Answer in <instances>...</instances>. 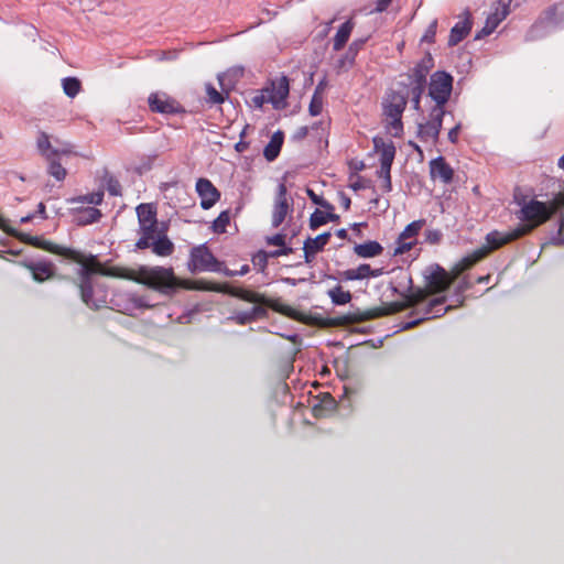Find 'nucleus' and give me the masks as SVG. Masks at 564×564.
<instances>
[{"label": "nucleus", "mask_w": 564, "mask_h": 564, "mask_svg": "<svg viewBox=\"0 0 564 564\" xmlns=\"http://www.w3.org/2000/svg\"><path fill=\"white\" fill-rule=\"evenodd\" d=\"M431 271L425 274V288L416 289L405 295L403 302H391L383 306L372 307L365 311L341 315L334 318L321 319L317 324L324 327L346 326L349 324L361 323L394 314L409 307L419 306L429 295L438 294L446 291L453 283V278L438 264L431 267Z\"/></svg>", "instance_id": "f257e3e1"}, {"label": "nucleus", "mask_w": 564, "mask_h": 564, "mask_svg": "<svg viewBox=\"0 0 564 564\" xmlns=\"http://www.w3.org/2000/svg\"><path fill=\"white\" fill-rule=\"evenodd\" d=\"M199 289L228 294L245 302L256 304L251 310H249L250 315L252 316V321L258 318H265L268 316L267 308H271L272 311L286 317L303 321L301 314H299L297 311L292 306L282 303L280 299L268 297L263 293H259L245 288L232 286L228 283L209 282Z\"/></svg>", "instance_id": "f03ea898"}, {"label": "nucleus", "mask_w": 564, "mask_h": 564, "mask_svg": "<svg viewBox=\"0 0 564 564\" xmlns=\"http://www.w3.org/2000/svg\"><path fill=\"white\" fill-rule=\"evenodd\" d=\"M120 273L121 278L133 280L163 294L173 293L178 289L193 288L189 281L177 278L172 268L161 265H141L137 270L120 269Z\"/></svg>", "instance_id": "7ed1b4c3"}, {"label": "nucleus", "mask_w": 564, "mask_h": 564, "mask_svg": "<svg viewBox=\"0 0 564 564\" xmlns=\"http://www.w3.org/2000/svg\"><path fill=\"white\" fill-rule=\"evenodd\" d=\"M80 261H75L82 265L79 271L80 282L78 284L82 301L90 308L97 310L99 305L93 300L94 288L90 276L93 274H100L106 276H120V269L113 267L110 269L105 268L96 256L88 254L79 251Z\"/></svg>", "instance_id": "20e7f679"}, {"label": "nucleus", "mask_w": 564, "mask_h": 564, "mask_svg": "<svg viewBox=\"0 0 564 564\" xmlns=\"http://www.w3.org/2000/svg\"><path fill=\"white\" fill-rule=\"evenodd\" d=\"M408 95L390 90L382 100V115L386 129L393 137H400L403 132L402 115L406 108Z\"/></svg>", "instance_id": "39448f33"}, {"label": "nucleus", "mask_w": 564, "mask_h": 564, "mask_svg": "<svg viewBox=\"0 0 564 564\" xmlns=\"http://www.w3.org/2000/svg\"><path fill=\"white\" fill-rule=\"evenodd\" d=\"M520 205L521 208L517 213V217L522 224L517 227L522 232V236L530 234L536 227L551 219V213L547 212V205L544 202L534 198L530 200L523 199Z\"/></svg>", "instance_id": "423d86ee"}, {"label": "nucleus", "mask_w": 564, "mask_h": 564, "mask_svg": "<svg viewBox=\"0 0 564 564\" xmlns=\"http://www.w3.org/2000/svg\"><path fill=\"white\" fill-rule=\"evenodd\" d=\"M104 200V191H97L86 195L72 198V204H90L94 206L76 207L72 209L73 221L78 226H86L98 221L102 214L95 206L100 205Z\"/></svg>", "instance_id": "0eeeda50"}, {"label": "nucleus", "mask_w": 564, "mask_h": 564, "mask_svg": "<svg viewBox=\"0 0 564 564\" xmlns=\"http://www.w3.org/2000/svg\"><path fill=\"white\" fill-rule=\"evenodd\" d=\"M453 89V77L444 72L437 70L431 76L429 96L435 101L434 107L444 109Z\"/></svg>", "instance_id": "6e6552de"}, {"label": "nucleus", "mask_w": 564, "mask_h": 564, "mask_svg": "<svg viewBox=\"0 0 564 564\" xmlns=\"http://www.w3.org/2000/svg\"><path fill=\"white\" fill-rule=\"evenodd\" d=\"M187 267L192 273L221 271V262L214 257L205 245L192 249Z\"/></svg>", "instance_id": "1a4fd4ad"}, {"label": "nucleus", "mask_w": 564, "mask_h": 564, "mask_svg": "<svg viewBox=\"0 0 564 564\" xmlns=\"http://www.w3.org/2000/svg\"><path fill=\"white\" fill-rule=\"evenodd\" d=\"M148 104L152 112L176 115L185 111L176 99L162 91L150 94Z\"/></svg>", "instance_id": "9d476101"}, {"label": "nucleus", "mask_w": 564, "mask_h": 564, "mask_svg": "<svg viewBox=\"0 0 564 564\" xmlns=\"http://www.w3.org/2000/svg\"><path fill=\"white\" fill-rule=\"evenodd\" d=\"M434 67V58L431 53H426L408 73L409 84H402L404 87H426V77Z\"/></svg>", "instance_id": "9b49d317"}, {"label": "nucleus", "mask_w": 564, "mask_h": 564, "mask_svg": "<svg viewBox=\"0 0 564 564\" xmlns=\"http://www.w3.org/2000/svg\"><path fill=\"white\" fill-rule=\"evenodd\" d=\"M445 109L433 107L429 115V120L419 124V138L423 141L435 142L438 138Z\"/></svg>", "instance_id": "f8f14e48"}, {"label": "nucleus", "mask_w": 564, "mask_h": 564, "mask_svg": "<svg viewBox=\"0 0 564 564\" xmlns=\"http://www.w3.org/2000/svg\"><path fill=\"white\" fill-rule=\"evenodd\" d=\"M29 245L32 247L42 249L44 251H47L50 253L61 256L65 259L72 260V261H80L82 260L78 250L56 245V243L45 240L39 236H32Z\"/></svg>", "instance_id": "ddd939ff"}, {"label": "nucleus", "mask_w": 564, "mask_h": 564, "mask_svg": "<svg viewBox=\"0 0 564 564\" xmlns=\"http://www.w3.org/2000/svg\"><path fill=\"white\" fill-rule=\"evenodd\" d=\"M523 237L522 232L516 227L514 229L508 231V232H500L498 230H494L486 236V245L480 247L479 249L481 251L486 252V257L492 252L494 250H497L501 248L502 246L514 241L519 238Z\"/></svg>", "instance_id": "4468645a"}, {"label": "nucleus", "mask_w": 564, "mask_h": 564, "mask_svg": "<svg viewBox=\"0 0 564 564\" xmlns=\"http://www.w3.org/2000/svg\"><path fill=\"white\" fill-rule=\"evenodd\" d=\"M286 194V186L284 183H281L278 186V192L272 210L271 223L274 228H278L284 221L286 215L290 212H292V204L289 202Z\"/></svg>", "instance_id": "2eb2a0df"}, {"label": "nucleus", "mask_w": 564, "mask_h": 564, "mask_svg": "<svg viewBox=\"0 0 564 564\" xmlns=\"http://www.w3.org/2000/svg\"><path fill=\"white\" fill-rule=\"evenodd\" d=\"M446 302V297H437L431 300L429 303L421 305L416 308V313L422 314V317H420L416 321L410 322L406 324L405 328H411L416 326L421 321L430 319V318H436L446 313L448 310L447 307H444V304Z\"/></svg>", "instance_id": "dca6fc26"}, {"label": "nucleus", "mask_w": 564, "mask_h": 564, "mask_svg": "<svg viewBox=\"0 0 564 564\" xmlns=\"http://www.w3.org/2000/svg\"><path fill=\"white\" fill-rule=\"evenodd\" d=\"M195 188L203 209L212 208L220 199V192L208 178H198Z\"/></svg>", "instance_id": "f3484780"}, {"label": "nucleus", "mask_w": 564, "mask_h": 564, "mask_svg": "<svg viewBox=\"0 0 564 564\" xmlns=\"http://www.w3.org/2000/svg\"><path fill=\"white\" fill-rule=\"evenodd\" d=\"M265 93L269 96L270 104L275 108H280L284 104L290 93V84L286 76H281L270 83V86L265 87Z\"/></svg>", "instance_id": "a211bd4d"}, {"label": "nucleus", "mask_w": 564, "mask_h": 564, "mask_svg": "<svg viewBox=\"0 0 564 564\" xmlns=\"http://www.w3.org/2000/svg\"><path fill=\"white\" fill-rule=\"evenodd\" d=\"M19 264L28 269L33 280L39 283L51 280L55 275V265L51 261H21Z\"/></svg>", "instance_id": "6ab92c4d"}, {"label": "nucleus", "mask_w": 564, "mask_h": 564, "mask_svg": "<svg viewBox=\"0 0 564 564\" xmlns=\"http://www.w3.org/2000/svg\"><path fill=\"white\" fill-rule=\"evenodd\" d=\"M36 147L39 152L45 159H51V156H58L59 154L68 155L72 153V145L69 143H65L62 149H55L52 147L50 141V135L41 131L36 139Z\"/></svg>", "instance_id": "aec40b11"}, {"label": "nucleus", "mask_w": 564, "mask_h": 564, "mask_svg": "<svg viewBox=\"0 0 564 564\" xmlns=\"http://www.w3.org/2000/svg\"><path fill=\"white\" fill-rule=\"evenodd\" d=\"M330 232H323L315 238H307L303 246L304 260L306 263H311L315 256L321 252L324 247L328 243Z\"/></svg>", "instance_id": "412c9836"}, {"label": "nucleus", "mask_w": 564, "mask_h": 564, "mask_svg": "<svg viewBox=\"0 0 564 564\" xmlns=\"http://www.w3.org/2000/svg\"><path fill=\"white\" fill-rule=\"evenodd\" d=\"M430 174L433 180L448 184L453 181L454 171L443 156H438L430 162Z\"/></svg>", "instance_id": "4be33fe9"}, {"label": "nucleus", "mask_w": 564, "mask_h": 564, "mask_svg": "<svg viewBox=\"0 0 564 564\" xmlns=\"http://www.w3.org/2000/svg\"><path fill=\"white\" fill-rule=\"evenodd\" d=\"M373 147L376 152L379 153L380 165H392L397 152L393 142H386L382 138H373Z\"/></svg>", "instance_id": "5701e85b"}, {"label": "nucleus", "mask_w": 564, "mask_h": 564, "mask_svg": "<svg viewBox=\"0 0 564 564\" xmlns=\"http://www.w3.org/2000/svg\"><path fill=\"white\" fill-rule=\"evenodd\" d=\"M382 274V269H371L367 263L360 264L356 269H348L341 273L346 281L362 280L367 278H377Z\"/></svg>", "instance_id": "b1692460"}, {"label": "nucleus", "mask_w": 564, "mask_h": 564, "mask_svg": "<svg viewBox=\"0 0 564 564\" xmlns=\"http://www.w3.org/2000/svg\"><path fill=\"white\" fill-rule=\"evenodd\" d=\"M471 30L470 14L467 12L463 21L457 22L451 30L448 45L454 46L462 42Z\"/></svg>", "instance_id": "393cba45"}, {"label": "nucleus", "mask_w": 564, "mask_h": 564, "mask_svg": "<svg viewBox=\"0 0 564 564\" xmlns=\"http://www.w3.org/2000/svg\"><path fill=\"white\" fill-rule=\"evenodd\" d=\"M283 141L284 133L282 131H276L273 133L269 143L263 150V155L269 162L274 161L279 156Z\"/></svg>", "instance_id": "a878e982"}, {"label": "nucleus", "mask_w": 564, "mask_h": 564, "mask_svg": "<svg viewBox=\"0 0 564 564\" xmlns=\"http://www.w3.org/2000/svg\"><path fill=\"white\" fill-rule=\"evenodd\" d=\"M139 228L158 225L156 209L151 204H140L137 207Z\"/></svg>", "instance_id": "bb28decb"}, {"label": "nucleus", "mask_w": 564, "mask_h": 564, "mask_svg": "<svg viewBox=\"0 0 564 564\" xmlns=\"http://www.w3.org/2000/svg\"><path fill=\"white\" fill-rule=\"evenodd\" d=\"M354 26H355V23L352 22L351 19L347 20L345 23H343L340 25V28L338 29V31L335 34L334 40H333L334 51L338 52L341 48H344V46L346 45V43L349 40V36L352 32Z\"/></svg>", "instance_id": "cd10ccee"}, {"label": "nucleus", "mask_w": 564, "mask_h": 564, "mask_svg": "<svg viewBox=\"0 0 564 564\" xmlns=\"http://www.w3.org/2000/svg\"><path fill=\"white\" fill-rule=\"evenodd\" d=\"M150 248L152 249V252L159 257H169L174 251V245L166 235L158 236L151 241Z\"/></svg>", "instance_id": "c85d7f7f"}, {"label": "nucleus", "mask_w": 564, "mask_h": 564, "mask_svg": "<svg viewBox=\"0 0 564 564\" xmlns=\"http://www.w3.org/2000/svg\"><path fill=\"white\" fill-rule=\"evenodd\" d=\"M354 251L360 258H373L382 253L383 247L378 241L369 240L356 245Z\"/></svg>", "instance_id": "c756f323"}, {"label": "nucleus", "mask_w": 564, "mask_h": 564, "mask_svg": "<svg viewBox=\"0 0 564 564\" xmlns=\"http://www.w3.org/2000/svg\"><path fill=\"white\" fill-rule=\"evenodd\" d=\"M139 235L140 237L135 242V247L141 250L150 248L151 241L160 236V232L158 231V225L140 227Z\"/></svg>", "instance_id": "7c9ffc66"}, {"label": "nucleus", "mask_w": 564, "mask_h": 564, "mask_svg": "<svg viewBox=\"0 0 564 564\" xmlns=\"http://www.w3.org/2000/svg\"><path fill=\"white\" fill-rule=\"evenodd\" d=\"M328 296L335 305H345L351 301V293L349 291H345L340 285H336L335 288L328 290Z\"/></svg>", "instance_id": "2f4dec72"}, {"label": "nucleus", "mask_w": 564, "mask_h": 564, "mask_svg": "<svg viewBox=\"0 0 564 564\" xmlns=\"http://www.w3.org/2000/svg\"><path fill=\"white\" fill-rule=\"evenodd\" d=\"M62 86H63L64 94L69 98L76 97L82 89V83L76 77L64 78L62 80Z\"/></svg>", "instance_id": "473e14b6"}, {"label": "nucleus", "mask_w": 564, "mask_h": 564, "mask_svg": "<svg viewBox=\"0 0 564 564\" xmlns=\"http://www.w3.org/2000/svg\"><path fill=\"white\" fill-rule=\"evenodd\" d=\"M0 229H2L8 235L19 239L21 242L29 245L32 235L18 231L17 229L9 226L8 220L0 214Z\"/></svg>", "instance_id": "72a5a7b5"}, {"label": "nucleus", "mask_w": 564, "mask_h": 564, "mask_svg": "<svg viewBox=\"0 0 564 564\" xmlns=\"http://www.w3.org/2000/svg\"><path fill=\"white\" fill-rule=\"evenodd\" d=\"M426 220L425 219H417L409 225L405 226V228L402 230L400 236H402L403 239H416V236L422 230V228L425 226Z\"/></svg>", "instance_id": "f704fd0d"}, {"label": "nucleus", "mask_w": 564, "mask_h": 564, "mask_svg": "<svg viewBox=\"0 0 564 564\" xmlns=\"http://www.w3.org/2000/svg\"><path fill=\"white\" fill-rule=\"evenodd\" d=\"M57 158L58 156H51V159H46L48 162V174L57 181H63L66 177L67 172L58 162Z\"/></svg>", "instance_id": "c9c22d12"}, {"label": "nucleus", "mask_w": 564, "mask_h": 564, "mask_svg": "<svg viewBox=\"0 0 564 564\" xmlns=\"http://www.w3.org/2000/svg\"><path fill=\"white\" fill-rule=\"evenodd\" d=\"M486 258V252L481 251L479 248L474 250L470 254L463 258L458 264V268L462 270L469 269L475 265L477 262Z\"/></svg>", "instance_id": "e433bc0d"}, {"label": "nucleus", "mask_w": 564, "mask_h": 564, "mask_svg": "<svg viewBox=\"0 0 564 564\" xmlns=\"http://www.w3.org/2000/svg\"><path fill=\"white\" fill-rule=\"evenodd\" d=\"M502 22L498 17H496L494 13H490L487 19L484 28L481 31L476 35V39H480L482 36H487L491 34L498 25Z\"/></svg>", "instance_id": "4c0bfd02"}, {"label": "nucleus", "mask_w": 564, "mask_h": 564, "mask_svg": "<svg viewBox=\"0 0 564 564\" xmlns=\"http://www.w3.org/2000/svg\"><path fill=\"white\" fill-rule=\"evenodd\" d=\"M229 223H230V213H229V210H224L213 221V226H212L213 230L216 234H224V232H226Z\"/></svg>", "instance_id": "58836bf2"}, {"label": "nucleus", "mask_w": 564, "mask_h": 564, "mask_svg": "<svg viewBox=\"0 0 564 564\" xmlns=\"http://www.w3.org/2000/svg\"><path fill=\"white\" fill-rule=\"evenodd\" d=\"M417 243V240H411V239H403L402 236L399 235L397 241H395V248L393 250L394 256L404 254L409 252L415 245Z\"/></svg>", "instance_id": "ea45409f"}, {"label": "nucleus", "mask_w": 564, "mask_h": 564, "mask_svg": "<svg viewBox=\"0 0 564 564\" xmlns=\"http://www.w3.org/2000/svg\"><path fill=\"white\" fill-rule=\"evenodd\" d=\"M511 3L512 0H498L494 4V11L491 13H494L496 17L503 21L510 13Z\"/></svg>", "instance_id": "a19ab883"}, {"label": "nucleus", "mask_w": 564, "mask_h": 564, "mask_svg": "<svg viewBox=\"0 0 564 564\" xmlns=\"http://www.w3.org/2000/svg\"><path fill=\"white\" fill-rule=\"evenodd\" d=\"M391 166L392 165H380V169L377 172L378 177L383 180L381 187L386 193H389L392 189Z\"/></svg>", "instance_id": "79ce46f5"}, {"label": "nucleus", "mask_w": 564, "mask_h": 564, "mask_svg": "<svg viewBox=\"0 0 564 564\" xmlns=\"http://www.w3.org/2000/svg\"><path fill=\"white\" fill-rule=\"evenodd\" d=\"M323 105H324V98L321 97L319 90L314 91V94L311 98L310 106H308L310 115L313 117L321 115L322 110H323Z\"/></svg>", "instance_id": "37998d69"}, {"label": "nucleus", "mask_w": 564, "mask_h": 564, "mask_svg": "<svg viewBox=\"0 0 564 564\" xmlns=\"http://www.w3.org/2000/svg\"><path fill=\"white\" fill-rule=\"evenodd\" d=\"M424 90L425 88L409 87V91L405 94L408 95V98H411L412 107L416 111L421 110V97Z\"/></svg>", "instance_id": "c03bdc74"}, {"label": "nucleus", "mask_w": 564, "mask_h": 564, "mask_svg": "<svg viewBox=\"0 0 564 564\" xmlns=\"http://www.w3.org/2000/svg\"><path fill=\"white\" fill-rule=\"evenodd\" d=\"M547 205V212L551 213V217L564 207V191L557 193L550 202L545 203Z\"/></svg>", "instance_id": "a18cd8bd"}, {"label": "nucleus", "mask_w": 564, "mask_h": 564, "mask_svg": "<svg viewBox=\"0 0 564 564\" xmlns=\"http://www.w3.org/2000/svg\"><path fill=\"white\" fill-rule=\"evenodd\" d=\"M327 224L326 213L316 209L310 217V228L316 230L321 226Z\"/></svg>", "instance_id": "49530a36"}, {"label": "nucleus", "mask_w": 564, "mask_h": 564, "mask_svg": "<svg viewBox=\"0 0 564 564\" xmlns=\"http://www.w3.org/2000/svg\"><path fill=\"white\" fill-rule=\"evenodd\" d=\"M306 194L314 204H316L327 210L334 209V206L330 203L325 200L322 196L317 195L313 189L307 188Z\"/></svg>", "instance_id": "de8ad7c7"}, {"label": "nucleus", "mask_w": 564, "mask_h": 564, "mask_svg": "<svg viewBox=\"0 0 564 564\" xmlns=\"http://www.w3.org/2000/svg\"><path fill=\"white\" fill-rule=\"evenodd\" d=\"M206 93L208 97V101L210 104H221L224 102V96L219 93L213 85L208 84L206 86Z\"/></svg>", "instance_id": "09e8293b"}, {"label": "nucleus", "mask_w": 564, "mask_h": 564, "mask_svg": "<svg viewBox=\"0 0 564 564\" xmlns=\"http://www.w3.org/2000/svg\"><path fill=\"white\" fill-rule=\"evenodd\" d=\"M443 234L440 229H427L425 231V241L430 245H437L441 242Z\"/></svg>", "instance_id": "8fccbe9b"}, {"label": "nucleus", "mask_w": 564, "mask_h": 564, "mask_svg": "<svg viewBox=\"0 0 564 564\" xmlns=\"http://www.w3.org/2000/svg\"><path fill=\"white\" fill-rule=\"evenodd\" d=\"M551 243L557 247L564 246V214L561 215L557 236L552 238Z\"/></svg>", "instance_id": "3c124183"}, {"label": "nucleus", "mask_w": 564, "mask_h": 564, "mask_svg": "<svg viewBox=\"0 0 564 564\" xmlns=\"http://www.w3.org/2000/svg\"><path fill=\"white\" fill-rule=\"evenodd\" d=\"M437 21L434 20L426 29L424 35L422 36V42L433 43L436 35Z\"/></svg>", "instance_id": "603ef678"}, {"label": "nucleus", "mask_w": 564, "mask_h": 564, "mask_svg": "<svg viewBox=\"0 0 564 564\" xmlns=\"http://www.w3.org/2000/svg\"><path fill=\"white\" fill-rule=\"evenodd\" d=\"M231 319L239 325H246L253 322L249 311L238 312L231 317Z\"/></svg>", "instance_id": "864d4df0"}, {"label": "nucleus", "mask_w": 564, "mask_h": 564, "mask_svg": "<svg viewBox=\"0 0 564 564\" xmlns=\"http://www.w3.org/2000/svg\"><path fill=\"white\" fill-rule=\"evenodd\" d=\"M252 104L257 108H261L264 104H270L269 96L265 93V89H262L259 94L252 97Z\"/></svg>", "instance_id": "5fc2aeb1"}, {"label": "nucleus", "mask_w": 564, "mask_h": 564, "mask_svg": "<svg viewBox=\"0 0 564 564\" xmlns=\"http://www.w3.org/2000/svg\"><path fill=\"white\" fill-rule=\"evenodd\" d=\"M267 242H268V245H271V246L284 247L285 246V235L276 234L272 237H268Z\"/></svg>", "instance_id": "6e6d98bb"}, {"label": "nucleus", "mask_w": 564, "mask_h": 564, "mask_svg": "<svg viewBox=\"0 0 564 564\" xmlns=\"http://www.w3.org/2000/svg\"><path fill=\"white\" fill-rule=\"evenodd\" d=\"M268 257H270V256H269V253H265V252H263V251H260V252H258V253L254 256V258H253V262H254V264H257V265H260V267H261V268H260V270H264V268H265V265H267V263H268Z\"/></svg>", "instance_id": "4d7b16f0"}, {"label": "nucleus", "mask_w": 564, "mask_h": 564, "mask_svg": "<svg viewBox=\"0 0 564 564\" xmlns=\"http://www.w3.org/2000/svg\"><path fill=\"white\" fill-rule=\"evenodd\" d=\"M293 252V249L291 247H281L280 249L278 250H274V251H271L269 253V256L271 258H279V257H284V256H289Z\"/></svg>", "instance_id": "13d9d810"}, {"label": "nucleus", "mask_w": 564, "mask_h": 564, "mask_svg": "<svg viewBox=\"0 0 564 564\" xmlns=\"http://www.w3.org/2000/svg\"><path fill=\"white\" fill-rule=\"evenodd\" d=\"M392 0H377L375 12L381 13L388 9L391 4Z\"/></svg>", "instance_id": "bf43d9fd"}, {"label": "nucleus", "mask_w": 564, "mask_h": 564, "mask_svg": "<svg viewBox=\"0 0 564 564\" xmlns=\"http://www.w3.org/2000/svg\"><path fill=\"white\" fill-rule=\"evenodd\" d=\"M459 129H460V124H456L454 128H452L449 130V132H448V140L452 143H456L457 142Z\"/></svg>", "instance_id": "052dcab7"}, {"label": "nucleus", "mask_w": 564, "mask_h": 564, "mask_svg": "<svg viewBox=\"0 0 564 564\" xmlns=\"http://www.w3.org/2000/svg\"><path fill=\"white\" fill-rule=\"evenodd\" d=\"M308 134V128L307 127H301L297 129L295 137L297 139H304Z\"/></svg>", "instance_id": "680f3d73"}, {"label": "nucleus", "mask_w": 564, "mask_h": 564, "mask_svg": "<svg viewBox=\"0 0 564 564\" xmlns=\"http://www.w3.org/2000/svg\"><path fill=\"white\" fill-rule=\"evenodd\" d=\"M119 187L120 186H119V184L117 182L115 184L110 183L109 186H108V191H109V193L111 195L117 196V195L120 194Z\"/></svg>", "instance_id": "e2e57ef3"}, {"label": "nucleus", "mask_w": 564, "mask_h": 564, "mask_svg": "<svg viewBox=\"0 0 564 564\" xmlns=\"http://www.w3.org/2000/svg\"><path fill=\"white\" fill-rule=\"evenodd\" d=\"M220 272L223 274H225L226 276H235V275H237V271L230 270V269L226 268L223 262H221V271Z\"/></svg>", "instance_id": "0e129e2a"}, {"label": "nucleus", "mask_w": 564, "mask_h": 564, "mask_svg": "<svg viewBox=\"0 0 564 564\" xmlns=\"http://www.w3.org/2000/svg\"><path fill=\"white\" fill-rule=\"evenodd\" d=\"M340 198H341V206H343L346 210H347V209H349V207H350V203H351L350 198H349L348 196H346L345 194H341V197H340Z\"/></svg>", "instance_id": "69168bd1"}, {"label": "nucleus", "mask_w": 564, "mask_h": 564, "mask_svg": "<svg viewBox=\"0 0 564 564\" xmlns=\"http://www.w3.org/2000/svg\"><path fill=\"white\" fill-rule=\"evenodd\" d=\"M556 10H557V7H556V6H554V7L550 8L549 10H546L545 15H546V19H547L549 21H552V20H553V15L555 14Z\"/></svg>", "instance_id": "338daca9"}, {"label": "nucleus", "mask_w": 564, "mask_h": 564, "mask_svg": "<svg viewBox=\"0 0 564 564\" xmlns=\"http://www.w3.org/2000/svg\"><path fill=\"white\" fill-rule=\"evenodd\" d=\"M37 213L41 215L42 218H47V216H46V208H45L44 203L41 202L37 205Z\"/></svg>", "instance_id": "774afa93"}]
</instances>
